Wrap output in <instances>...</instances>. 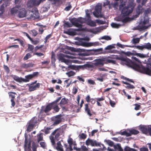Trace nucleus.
Here are the masks:
<instances>
[{
    "label": "nucleus",
    "instance_id": "f257e3e1",
    "mask_svg": "<svg viewBox=\"0 0 151 151\" xmlns=\"http://www.w3.org/2000/svg\"><path fill=\"white\" fill-rule=\"evenodd\" d=\"M119 9L122 10V13L120 16L115 18L116 20L122 22V24L131 20L132 19L128 17L132 11V7H123V4L120 6Z\"/></svg>",
    "mask_w": 151,
    "mask_h": 151
},
{
    "label": "nucleus",
    "instance_id": "f03ea898",
    "mask_svg": "<svg viewBox=\"0 0 151 151\" xmlns=\"http://www.w3.org/2000/svg\"><path fill=\"white\" fill-rule=\"evenodd\" d=\"M116 59L120 60L122 61V63L123 64L126 65L134 69V65L135 63L132 62L130 60L124 57H117Z\"/></svg>",
    "mask_w": 151,
    "mask_h": 151
},
{
    "label": "nucleus",
    "instance_id": "7ed1b4c3",
    "mask_svg": "<svg viewBox=\"0 0 151 151\" xmlns=\"http://www.w3.org/2000/svg\"><path fill=\"white\" fill-rule=\"evenodd\" d=\"M26 17L28 19H36L39 18V13L35 9L29 12L26 14Z\"/></svg>",
    "mask_w": 151,
    "mask_h": 151
},
{
    "label": "nucleus",
    "instance_id": "20e7f679",
    "mask_svg": "<svg viewBox=\"0 0 151 151\" xmlns=\"http://www.w3.org/2000/svg\"><path fill=\"white\" fill-rule=\"evenodd\" d=\"M44 1L45 0H29L27 3V7L30 9L33 6H38L39 5L41 2Z\"/></svg>",
    "mask_w": 151,
    "mask_h": 151
},
{
    "label": "nucleus",
    "instance_id": "39448f33",
    "mask_svg": "<svg viewBox=\"0 0 151 151\" xmlns=\"http://www.w3.org/2000/svg\"><path fill=\"white\" fill-rule=\"evenodd\" d=\"M86 144L87 145H91V146H101L102 145L103 147V148H101V150H106V148L103 144H100L99 142H97L96 141H94L92 139H87L86 142Z\"/></svg>",
    "mask_w": 151,
    "mask_h": 151
},
{
    "label": "nucleus",
    "instance_id": "423d86ee",
    "mask_svg": "<svg viewBox=\"0 0 151 151\" xmlns=\"http://www.w3.org/2000/svg\"><path fill=\"white\" fill-rule=\"evenodd\" d=\"M139 133L138 131L132 129L131 130H128L127 131L121 132L119 133L122 135H125L126 136H129L132 134H136Z\"/></svg>",
    "mask_w": 151,
    "mask_h": 151
},
{
    "label": "nucleus",
    "instance_id": "0eeeda50",
    "mask_svg": "<svg viewBox=\"0 0 151 151\" xmlns=\"http://www.w3.org/2000/svg\"><path fill=\"white\" fill-rule=\"evenodd\" d=\"M63 55V57H61L60 58V60L61 62L64 63L67 65H69V64L71 63L72 61L68 60L65 59L64 58V57H66L68 58H71L72 59L76 58V57H74L71 55Z\"/></svg>",
    "mask_w": 151,
    "mask_h": 151
},
{
    "label": "nucleus",
    "instance_id": "6e6552de",
    "mask_svg": "<svg viewBox=\"0 0 151 151\" xmlns=\"http://www.w3.org/2000/svg\"><path fill=\"white\" fill-rule=\"evenodd\" d=\"M101 7L100 6H96V7L95 11L93 12V15L96 17H101L102 16L101 14Z\"/></svg>",
    "mask_w": 151,
    "mask_h": 151
},
{
    "label": "nucleus",
    "instance_id": "1a4fd4ad",
    "mask_svg": "<svg viewBox=\"0 0 151 151\" xmlns=\"http://www.w3.org/2000/svg\"><path fill=\"white\" fill-rule=\"evenodd\" d=\"M149 22V19L147 17L145 16L144 18V20L143 22H141L139 24V27L142 29H146L148 28V26H146Z\"/></svg>",
    "mask_w": 151,
    "mask_h": 151
},
{
    "label": "nucleus",
    "instance_id": "9d476101",
    "mask_svg": "<svg viewBox=\"0 0 151 151\" xmlns=\"http://www.w3.org/2000/svg\"><path fill=\"white\" fill-rule=\"evenodd\" d=\"M36 82L37 81H36L29 85V91H33L39 87L40 84L39 83H36Z\"/></svg>",
    "mask_w": 151,
    "mask_h": 151
},
{
    "label": "nucleus",
    "instance_id": "9b49d317",
    "mask_svg": "<svg viewBox=\"0 0 151 151\" xmlns=\"http://www.w3.org/2000/svg\"><path fill=\"white\" fill-rule=\"evenodd\" d=\"M26 14L25 9L20 6L17 15L18 17L20 18H23L26 17Z\"/></svg>",
    "mask_w": 151,
    "mask_h": 151
},
{
    "label": "nucleus",
    "instance_id": "f8f14e48",
    "mask_svg": "<svg viewBox=\"0 0 151 151\" xmlns=\"http://www.w3.org/2000/svg\"><path fill=\"white\" fill-rule=\"evenodd\" d=\"M151 127L149 126H141L139 127V129L142 132L145 134H149V131L150 130Z\"/></svg>",
    "mask_w": 151,
    "mask_h": 151
},
{
    "label": "nucleus",
    "instance_id": "ddd939ff",
    "mask_svg": "<svg viewBox=\"0 0 151 151\" xmlns=\"http://www.w3.org/2000/svg\"><path fill=\"white\" fill-rule=\"evenodd\" d=\"M38 74L37 72L34 73L33 74L25 76V78H24V82H28L29 80L33 78L34 76L37 75Z\"/></svg>",
    "mask_w": 151,
    "mask_h": 151
},
{
    "label": "nucleus",
    "instance_id": "4468645a",
    "mask_svg": "<svg viewBox=\"0 0 151 151\" xmlns=\"http://www.w3.org/2000/svg\"><path fill=\"white\" fill-rule=\"evenodd\" d=\"M86 16L88 19V20L87 21V24L89 25L91 27H94L96 26L95 22L90 19V17L89 14L86 13Z\"/></svg>",
    "mask_w": 151,
    "mask_h": 151
},
{
    "label": "nucleus",
    "instance_id": "2eb2a0df",
    "mask_svg": "<svg viewBox=\"0 0 151 151\" xmlns=\"http://www.w3.org/2000/svg\"><path fill=\"white\" fill-rule=\"evenodd\" d=\"M20 6H17L12 8L10 11L11 14L13 15L18 14Z\"/></svg>",
    "mask_w": 151,
    "mask_h": 151
},
{
    "label": "nucleus",
    "instance_id": "dca6fc26",
    "mask_svg": "<svg viewBox=\"0 0 151 151\" xmlns=\"http://www.w3.org/2000/svg\"><path fill=\"white\" fill-rule=\"evenodd\" d=\"M98 45V43L96 42H82L81 45L85 47H89L93 46H95Z\"/></svg>",
    "mask_w": 151,
    "mask_h": 151
},
{
    "label": "nucleus",
    "instance_id": "f3484780",
    "mask_svg": "<svg viewBox=\"0 0 151 151\" xmlns=\"http://www.w3.org/2000/svg\"><path fill=\"white\" fill-rule=\"evenodd\" d=\"M104 63H105L104 59H102L97 60L94 64L96 66H98L103 65Z\"/></svg>",
    "mask_w": 151,
    "mask_h": 151
},
{
    "label": "nucleus",
    "instance_id": "a211bd4d",
    "mask_svg": "<svg viewBox=\"0 0 151 151\" xmlns=\"http://www.w3.org/2000/svg\"><path fill=\"white\" fill-rule=\"evenodd\" d=\"M60 135L59 133H57L55 136V139H54V137L52 136H50V139L51 140L52 143L53 145H54L55 144V139H56V140H58L59 139H58V137H59Z\"/></svg>",
    "mask_w": 151,
    "mask_h": 151
},
{
    "label": "nucleus",
    "instance_id": "6ab92c4d",
    "mask_svg": "<svg viewBox=\"0 0 151 151\" xmlns=\"http://www.w3.org/2000/svg\"><path fill=\"white\" fill-rule=\"evenodd\" d=\"M83 51H93L96 53L100 54L101 52L102 51L103 49L102 48H100L99 49H93V50H85V49H83Z\"/></svg>",
    "mask_w": 151,
    "mask_h": 151
},
{
    "label": "nucleus",
    "instance_id": "aec40b11",
    "mask_svg": "<svg viewBox=\"0 0 151 151\" xmlns=\"http://www.w3.org/2000/svg\"><path fill=\"white\" fill-rule=\"evenodd\" d=\"M13 79L19 83L24 82V78L19 77L16 76H14L13 77Z\"/></svg>",
    "mask_w": 151,
    "mask_h": 151
},
{
    "label": "nucleus",
    "instance_id": "412c9836",
    "mask_svg": "<svg viewBox=\"0 0 151 151\" xmlns=\"http://www.w3.org/2000/svg\"><path fill=\"white\" fill-rule=\"evenodd\" d=\"M103 30L102 27H101L100 28H97L95 29H92L90 31V32L93 33L94 34H97L101 31Z\"/></svg>",
    "mask_w": 151,
    "mask_h": 151
},
{
    "label": "nucleus",
    "instance_id": "4be33fe9",
    "mask_svg": "<svg viewBox=\"0 0 151 151\" xmlns=\"http://www.w3.org/2000/svg\"><path fill=\"white\" fill-rule=\"evenodd\" d=\"M60 116L59 115L56 116L54 119V124H59L61 121Z\"/></svg>",
    "mask_w": 151,
    "mask_h": 151
},
{
    "label": "nucleus",
    "instance_id": "5701e85b",
    "mask_svg": "<svg viewBox=\"0 0 151 151\" xmlns=\"http://www.w3.org/2000/svg\"><path fill=\"white\" fill-rule=\"evenodd\" d=\"M74 149L78 151H86L88 150L87 148L85 146H82L81 148H77L75 147H74Z\"/></svg>",
    "mask_w": 151,
    "mask_h": 151
},
{
    "label": "nucleus",
    "instance_id": "b1692460",
    "mask_svg": "<svg viewBox=\"0 0 151 151\" xmlns=\"http://www.w3.org/2000/svg\"><path fill=\"white\" fill-rule=\"evenodd\" d=\"M24 149L25 151H30V149H29V144H28L27 142V139L26 138L25 141V144L24 145Z\"/></svg>",
    "mask_w": 151,
    "mask_h": 151
},
{
    "label": "nucleus",
    "instance_id": "393cba45",
    "mask_svg": "<svg viewBox=\"0 0 151 151\" xmlns=\"http://www.w3.org/2000/svg\"><path fill=\"white\" fill-rule=\"evenodd\" d=\"M122 25H123V24H118L114 23H113L111 24V25L112 27L116 28H119Z\"/></svg>",
    "mask_w": 151,
    "mask_h": 151
},
{
    "label": "nucleus",
    "instance_id": "a878e982",
    "mask_svg": "<svg viewBox=\"0 0 151 151\" xmlns=\"http://www.w3.org/2000/svg\"><path fill=\"white\" fill-rule=\"evenodd\" d=\"M104 63L108 64V63H111L112 64H115V61L114 60L108 59H104Z\"/></svg>",
    "mask_w": 151,
    "mask_h": 151
},
{
    "label": "nucleus",
    "instance_id": "bb28decb",
    "mask_svg": "<svg viewBox=\"0 0 151 151\" xmlns=\"http://www.w3.org/2000/svg\"><path fill=\"white\" fill-rule=\"evenodd\" d=\"M85 111L88 114L89 116H91L92 115L91 114V111L88 108V104H85Z\"/></svg>",
    "mask_w": 151,
    "mask_h": 151
},
{
    "label": "nucleus",
    "instance_id": "cd10ccee",
    "mask_svg": "<svg viewBox=\"0 0 151 151\" xmlns=\"http://www.w3.org/2000/svg\"><path fill=\"white\" fill-rule=\"evenodd\" d=\"M56 149L60 151H63L62 148V146L61 145L60 142H58L57 143V146L56 147Z\"/></svg>",
    "mask_w": 151,
    "mask_h": 151
},
{
    "label": "nucleus",
    "instance_id": "c85d7f7f",
    "mask_svg": "<svg viewBox=\"0 0 151 151\" xmlns=\"http://www.w3.org/2000/svg\"><path fill=\"white\" fill-rule=\"evenodd\" d=\"M52 107H53V109L54 110L56 111H58L59 110V108L58 107V106L56 105V103L54 102L52 103Z\"/></svg>",
    "mask_w": 151,
    "mask_h": 151
},
{
    "label": "nucleus",
    "instance_id": "c756f323",
    "mask_svg": "<svg viewBox=\"0 0 151 151\" xmlns=\"http://www.w3.org/2000/svg\"><path fill=\"white\" fill-rule=\"evenodd\" d=\"M114 147L115 150H118V151H123V150L121 148L119 144H118L115 145L114 146Z\"/></svg>",
    "mask_w": 151,
    "mask_h": 151
},
{
    "label": "nucleus",
    "instance_id": "7c9ffc66",
    "mask_svg": "<svg viewBox=\"0 0 151 151\" xmlns=\"http://www.w3.org/2000/svg\"><path fill=\"white\" fill-rule=\"evenodd\" d=\"M135 55L141 58H146L147 56L146 55L138 53H136Z\"/></svg>",
    "mask_w": 151,
    "mask_h": 151
},
{
    "label": "nucleus",
    "instance_id": "2f4dec72",
    "mask_svg": "<svg viewBox=\"0 0 151 151\" xmlns=\"http://www.w3.org/2000/svg\"><path fill=\"white\" fill-rule=\"evenodd\" d=\"M143 46L144 48H145L148 50L151 49V44L149 43L145 44Z\"/></svg>",
    "mask_w": 151,
    "mask_h": 151
},
{
    "label": "nucleus",
    "instance_id": "473e14b6",
    "mask_svg": "<svg viewBox=\"0 0 151 151\" xmlns=\"http://www.w3.org/2000/svg\"><path fill=\"white\" fill-rule=\"evenodd\" d=\"M52 103L48 105V106H47L45 110V112H47V111H49L50 110L51 108L52 107Z\"/></svg>",
    "mask_w": 151,
    "mask_h": 151
},
{
    "label": "nucleus",
    "instance_id": "72a5a7b5",
    "mask_svg": "<svg viewBox=\"0 0 151 151\" xmlns=\"http://www.w3.org/2000/svg\"><path fill=\"white\" fill-rule=\"evenodd\" d=\"M68 142L69 144L70 147V150H72V148L71 147V145L73 144V141L72 139L70 138H69L68 140Z\"/></svg>",
    "mask_w": 151,
    "mask_h": 151
},
{
    "label": "nucleus",
    "instance_id": "f704fd0d",
    "mask_svg": "<svg viewBox=\"0 0 151 151\" xmlns=\"http://www.w3.org/2000/svg\"><path fill=\"white\" fill-rule=\"evenodd\" d=\"M115 48L113 45H109L106 47L105 48V50H110Z\"/></svg>",
    "mask_w": 151,
    "mask_h": 151
},
{
    "label": "nucleus",
    "instance_id": "c9c22d12",
    "mask_svg": "<svg viewBox=\"0 0 151 151\" xmlns=\"http://www.w3.org/2000/svg\"><path fill=\"white\" fill-rule=\"evenodd\" d=\"M67 103V101L66 99L65 98H63L61 100L60 102V104L61 105H64L66 104Z\"/></svg>",
    "mask_w": 151,
    "mask_h": 151
},
{
    "label": "nucleus",
    "instance_id": "e433bc0d",
    "mask_svg": "<svg viewBox=\"0 0 151 151\" xmlns=\"http://www.w3.org/2000/svg\"><path fill=\"white\" fill-rule=\"evenodd\" d=\"M33 125L32 124H30L28 126L27 129V131L29 132H30L33 129Z\"/></svg>",
    "mask_w": 151,
    "mask_h": 151
},
{
    "label": "nucleus",
    "instance_id": "4c0bfd02",
    "mask_svg": "<svg viewBox=\"0 0 151 151\" xmlns=\"http://www.w3.org/2000/svg\"><path fill=\"white\" fill-rule=\"evenodd\" d=\"M104 142L109 146H112L113 145V142L110 140H105Z\"/></svg>",
    "mask_w": 151,
    "mask_h": 151
},
{
    "label": "nucleus",
    "instance_id": "58836bf2",
    "mask_svg": "<svg viewBox=\"0 0 151 151\" xmlns=\"http://www.w3.org/2000/svg\"><path fill=\"white\" fill-rule=\"evenodd\" d=\"M125 151H137L136 150L131 148L128 147H126L124 148Z\"/></svg>",
    "mask_w": 151,
    "mask_h": 151
},
{
    "label": "nucleus",
    "instance_id": "ea45409f",
    "mask_svg": "<svg viewBox=\"0 0 151 151\" xmlns=\"http://www.w3.org/2000/svg\"><path fill=\"white\" fill-rule=\"evenodd\" d=\"M101 39H104L106 40H110L111 39V37L108 36H104L101 38Z\"/></svg>",
    "mask_w": 151,
    "mask_h": 151
},
{
    "label": "nucleus",
    "instance_id": "a19ab883",
    "mask_svg": "<svg viewBox=\"0 0 151 151\" xmlns=\"http://www.w3.org/2000/svg\"><path fill=\"white\" fill-rule=\"evenodd\" d=\"M31 57V55L29 53H28L25 56L24 58V59L25 60H27L28 58H29Z\"/></svg>",
    "mask_w": 151,
    "mask_h": 151
},
{
    "label": "nucleus",
    "instance_id": "79ce46f5",
    "mask_svg": "<svg viewBox=\"0 0 151 151\" xmlns=\"http://www.w3.org/2000/svg\"><path fill=\"white\" fill-rule=\"evenodd\" d=\"M140 40V38H137L132 39L133 43L134 44L139 43Z\"/></svg>",
    "mask_w": 151,
    "mask_h": 151
},
{
    "label": "nucleus",
    "instance_id": "37998d69",
    "mask_svg": "<svg viewBox=\"0 0 151 151\" xmlns=\"http://www.w3.org/2000/svg\"><path fill=\"white\" fill-rule=\"evenodd\" d=\"M30 33L32 35L34 36H35L37 35V31L35 30H31L30 32Z\"/></svg>",
    "mask_w": 151,
    "mask_h": 151
},
{
    "label": "nucleus",
    "instance_id": "c03bdc74",
    "mask_svg": "<svg viewBox=\"0 0 151 151\" xmlns=\"http://www.w3.org/2000/svg\"><path fill=\"white\" fill-rule=\"evenodd\" d=\"M33 49L34 46L32 45L28 44V49L31 51L32 52H33Z\"/></svg>",
    "mask_w": 151,
    "mask_h": 151
},
{
    "label": "nucleus",
    "instance_id": "a18cd8bd",
    "mask_svg": "<svg viewBox=\"0 0 151 151\" xmlns=\"http://www.w3.org/2000/svg\"><path fill=\"white\" fill-rule=\"evenodd\" d=\"M127 85L126 88L128 89H133L134 88V87L133 86L129 84V83H127Z\"/></svg>",
    "mask_w": 151,
    "mask_h": 151
},
{
    "label": "nucleus",
    "instance_id": "49530a36",
    "mask_svg": "<svg viewBox=\"0 0 151 151\" xmlns=\"http://www.w3.org/2000/svg\"><path fill=\"white\" fill-rule=\"evenodd\" d=\"M66 74L69 77H70L75 75V73L73 71H70L69 72L66 73Z\"/></svg>",
    "mask_w": 151,
    "mask_h": 151
},
{
    "label": "nucleus",
    "instance_id": "de8ad7c7",
    "mask_svg": "<svg viewBox=\"0 0 151 151\" xmlns=\"http://www.w3.org/2000/svg\"><path fill=\"white\" fill-rule=\"evenodd\" d=\"M79 137L81 139H85L86 137V135L84 133H82L79 135Z\"/></svg>",
    "mask_w": 151,
    "mask_h": 151
},
{
    "label": "nucleus",
    "instance_id": "09e8293b",
    "mask_svg": "<svg viewBox=\"0 0 151 151\" xmlns=\"http://www.w3.org/2000/svg\"><path fill=\"white\" fill-rule=\"evenodd\" d=\"M135 106V107L134 108V109L136 110H138L140 109V105L136 104L134 105Z\"/></svg>",
    "mask_w": 151,
    "mask_h": 151
},
{
    "label": "nucleus",
    "instance_id": "8fccbe9b",
    "mask_svg": "<svg viewBox=\"0 0 151 151\" xmlns=\"http://www.w3.org/2000/svg\"><path fill=\"white\" fill-rule=\"evenodd\" d=\"M87 66L88 65H79L78 66V68L83 69L84 68H86Z\"/></svg>",
    "mask_w": 151,
    "mask_h": 151
},
{
    "label": "nucleus",
    "instance_id": "3c124183",
    "mask_svg": "<svg viewBox=\"0 0 151 151\" xmlns=\"http://www.w3.org/2000/svg\"><path fill=\"white\" fill-rule=\"evenodd\" d=\"M9 96L13 99L15 98V96L14 95L16 94V93L14 92H10L9 93Z\"/></svg>",
    "mask_w": 151,
    "mask_h": 151
},
{
    "label": "nucleus",
    "instance_id": "603ef678",
    "mask_svg": "<svg viewBox=\"0 0 151 151\" xmlns=\"http://www.w3.org/2000/svg\"><path fill=\"white\" fill-rule=\"evenodd\" d=\"M135 47L137 49L140 50H142L144 48V46L142 45V46H135Z\"/></svg>",
    "mask_w": 151,
    "mask_h": 151
},
{
    "label": "nucleus",
    "instance_id": "864d4df0",
    "mask_svg": "<svg viewBox=\"0 0 151 151\" xmlns=\"http://www.w3.org/2000/svg\"><path fill=\"white\" fill-rule=\"evenodd\" d=\"M78 21L81 23H83L86 21V19L83 18H78Z\"/></svg>",
    "mask_w": 151,
    "mask_h": 151
},
{
    "label": "nucleus",
    "instance_id": "5fc2aeb1",
    "mask_svg": "<svg viewBox=\"0 0 151 151\" xmlns=\"http://www.w3.org/2000/svg\"><path fill=\"white\" fill-rule=\"evenodd\" d=\"M42 134L41 133L40 134V135L38 136V141L39 142V141H40L42 139L43 137H42Z\"/></svg>",
    "mask_w": 151,
    "mask_h": 151
},
{
    "label": "nucleus",
    "instance_id": "6e6d98bb",
    "mask_svg": "<svg viewBox=\"0 0 151 151\" xmlns=\"http://www.w3.org/2000/svg\"><path fill=\"white\" fill-rule=\"evenodd\" d=\"M98 69L99 71H108L106 69L104 68H99Z\"/></svg>",
    "mask_w": 151,
    "mask_h": 151
},
{
    "label": "nucleus",
    "instance_id": "4d7b16f0",
    "mask_svg": "<svg viewBox=\"0 0 151 151\" xmlns=\"http://www.w3.org/2000/svg\"><path fill=\"white\" fill-rule=\"evenodd\" d=\"M36 55L37 56L39 57H41L44 56V54L43 53H41L36 52L34 54Z\"/></svg>",
    "mask_w": 151,
    "mask_h": 151
},
{
    "label": "nucleus",
    "instance_id": "13d9d810",
    "mask_svg": "<svg viewBox=\"0 0 151 151\" xmlns=\"http://www.w3.org/2000/svg\"><path fill=\"white\" fill-rule=\"evenodd\" d=\"M68 80H66L65 81V83L66 84V87H68L69 86V85L70 84L71 82V81H70L69 83H68Z\"/></svg>",
    "mask_w": 151,
    "mask_h": 151
},
{
    "label": "nucleus",
    "instance_id": "bf43d9fd",
    "mask_svg": "<svg viewBox=\"0 0 151 151\" xmlns=\"http://www.w3.org/2000/svg\"><path fill=\"white\" fill-rule=\"evenodd\" d=\"M96 21L97 23L99 24H104V22L100 19H96Z\"/></svg>",
    "mask_w": 151,
    "mask_h": 151
},
{
    "label": "nucleus",
    "instance_id": "052dcab7",
    "mask_svg": "<svg viewBox=\"0 0 151 151\" xmlns=\"http://www.w3.org/2000/svg\"><path fill=\"white\" fill-rule=\"evenodd\" d=\"M113 5V7L115 9L117 8L118 7V4L117 2L114 3Z\"/></svg>",
    "mask_w": 151,
    "mask_h": 151
},
{
    "label": "nucleus",
    "instance_id": "680f3d73",
    "mask_svg": "<svg viewBox=\"0 0 151 151\" xmlns=\"http://www.w3.org/2000/svg\"><path fill=\"white\" fill-rule=\"evenodd\" d=\"M123 92L124 93V94L127 96V98L128 99H130L131 98V97L129 95L127 94L126 92H125L124 90H123Z\"/></svg>",
    "mask_w": 151,
    "mask_h": 151
},
{
    "label": "nucleus",
    "instance_id": "e2e57ef3",
    "mask_svg": "<svg viewBox=\"0 0 151 151\" xmlns=\"http://www.w3.org/2000/svg\"><path fill=\"white\" fill-rule=\"evenodd\" d=\"M40 144L42 147L44 148L46 146V145L44 142H41L40 143Z\"/></svg>",
    "mask_w": 151,
    "mask_h": 151
},
{
    "label": "nucleus",
    "instance_id": "0e129e2a",
    "mask_svg": "<svg viewBox=\"0 0 151 151\" xmlns=\"http://www.w3.org/2000/svg\"><path fill=\"white\" fill-rule=\"evenodd\" d=\"M45 27L44 26H42L40 27V28L39 29V31L41 33H42L43 32L44 30L43 29V27Z\"/></svg>",
    "mask_w": 151,
    "mask_h": 151
},
{
    "label": "nucleus",
    "instance_id": "69168bd1",
    "mask_svg": "<svg viewBox=\"0 0 151 151\" xmlns=\"http://www.w3.org/2000/svg\"><path fill=\"white\" fill-rule=\"evenodd\" d=\"M88 82L91 84H94L95 83L94 82L91 80H88Z\"/></svg>",
    "mask_w": 151,
    "mask_h": 151
},
{
    "label": "nucleus",
    "instance_id": "338daca9",
    "mask_svg": "<svg viewBox=\"0 0 151 151\" xmlns=\"http://www.w3.org/2000/svg\"><path fill=\"white\" fill-rule=\"evenodd\" d=\"M109 4V2L107 0H105L104 1V6H105L106 5H107Z\"/></svg>",
    "mask_w": 151,
    "mask_h": 151
},
{
    "label": "nucleus",
    "instance_id": "774afa93",
    "mask_svg": "<svg viewBox=\"0 0 151 151\" xmlns=\"http://www.w3.org/2000/svg\"><path fill=\"white\" fill-rule=\"evenodd\" d=\"M71 7V5L70 4H69L65 8V10L67 11H68L70 9Z\"/></svg>",
    "mask_w": 151,
    "mask_h": 151
}]
</instances>
